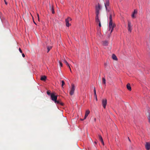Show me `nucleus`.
<instances>
[{
	"label": "nucleus",
	"mask_w": 150,
	"mask_h": 150,
	"mask_svg": "<svg viewBox=\"0 0 150 150\" xmlns=\"http://www.w3.org/2000/svg\"><path fill=\"white\" fill-rule=\"evenodd\" d=\"M109 30H110L111 29V33L113 29V28L115 27V24H113L112 21V15L110 13L109 17Z\"/></svg>",
	"instance_id": "nucleus-1"
},
{
	"label": "nucleus",
	"mask_w": 150,
	"mask_h": 150,
	"mask_svg": "<svg viewBox=\"0 0 150 150\" xmlns=\"http://www.w3.org/2000/svg\"><path fill=\"white\" fill-rule=\"evenodd\" d=\"M75 90V87L74 84H71V88L70 90L69 91V93L71 96L73 95L74 92Z\"/></svg>",
	"instance_id": "nucleus-2"
},
{
	"label": "nucleus",
	"mask_w": 150,
	"mask_h": 150,
	"mask_svg": "<svg viewBox=\"0 0 150 150\" xmlns=\"http://www.w3.org/2000/svg\"><path fill=\"white\" fill-rule=\"evenodd\" d=\"M132 25L130 21H128V30L131 32L132 30Z\"/></svg>",
	"instance_id": "nucleus-3"
},
{
	"label": "nucleus",
	"mask_w": 150,
	"mask_h": 150,
	"mask_svg": "<svg viewBox=\"0 0 150 150\" xmlns=\"http://www.w3.org/2000/svg\"><path fill=\"white\" fill-rule=\"evenodd\" d=\"M51 97L52 100L54 101V102H56L57 99V96H55L54 93H52L51 94Z\"/></svg>",
	"instance_id": "nucleus-4"
},
{
	"label": "nucleus",
	"mask_w": 150,
	"mask_h": 150,
	"mask_svg": "<svg viewBox=\"0 0 150 150\" xmlns=\"http://www.w3.org/2000/svg\"><path fill=\"white\" fill-rule=\"evenodd\" d=\"M71 18L69 17L65 19V22L66 23V25L67 26L69 27L70 25V24L69 23V21H71Z\"/></svg>",
	"instance_id": "nucleus-5"
},
{
	"label": "nucleus",
	"mask_w": 150,
	"mask_h": 150,
	"mask_svg": "<svg viewBox=\"0 0 150 150\" xmlns=\"http://www.w3.org/2000/svg\"><path fill=\"white\" fill-rule=\"evenodd\" d=\"M107 103V99H103L102 100V105L104 108H106V105Z\"/></svg>",
	"instance_id": "nucleus-6"
},
{
	"label": "nucleus",
	"mask_w": 150,
	"mask_h": 150,
	"mask_svg": "<svg viewBox=\"0 0 150 150\" xmlns=\"http://www.w3.org/2000/svg\"><path fill=\"white\" fill-rule=\"evenodd\" d=\"M145 147L146 150H149L150 149V142H146Z\"/></svg>",
	"instance_id": "nucleus-7"
},
{
	"label": "nucleus",
	"mask_w": 150,
	"mask_h": 150,
	"mask_svg": "<svg viewBox=\"0 0 150 150\" xmlns=\"http://www.w3.org/2000/svg\"><path fill=\"white\" fill-rule=\"evenodd\" d=\"M109 0H105V6L106 8V10H108L107 7L109 6Z\"/></svg>",
	"instance_id": "nucleus-8"
},
{
	"label": "nucleus",
	"mask_w": 150,
	"mask_h": 150,
	"mask_svg": "<svg viewBox=\"0 0 150 150\" xmlns=\"http://www.w3.org/2000/svg\"><path fill=\"white\" fill-rule=\"evenodd\" d=\"M100 9V6H98V7H96V15L98 16L99 13V10Z\"/></svg>",
	"instance_id": "nucleus-9"
},
{
	"label": "nucleus",
	"mask_w": 150,
	"mask_h": 150,
	"mask_svg": "<svg viewBox=\"0 0 150 150\" xmlns=\"http://www.w3.org/2000/svg\"><path fill=\"white\" fill-rule=\"evenodd\" d=\"M137 10L136 9H135L132 15V17L133 18H135L136 16H135V14L137 13Z\"/></svg>",
	"instance_id": "nucleus-10"
},
{
	"label": "nucleus",
	"mask_w": 150,
	"mask_h": 150,
	"mask_svg": "<svg viewBox=\"0 0 150 150\" xmlns=\"http://www.w3.org/2000/svg\"><path fill=\"white\" fill-rule=\"evenodd\" d=\"M90 112V111L89 110H87L86 111L84 119H86V117L89 114Z\"/></svg>",
	"instance_id": "nucleus-11"
},
{
	"label": "nucleus",
	"mask_w": 150,
	"mask_h": 150,
	"mask_svg": "<svg viewBox=\"0 0 150 150\" xmlns=\"http://www.w3.org/2000/svg\"><path fill=\"white\" fill-rule=\"evenodd\" d=\"M127 88L128 90L131 91L132 90L131 87L130 86V84L128 83L127 85Z\"/></svg>",
	"instance_id": "nucleus-12"
},
{
	"label": "nucleus",
	"mask_w": 150,
	"mask_h": 150,
	"mask_svg": "<svg viewBox=\"0 0 150 150\" xmlns=\"http://www.w3.org/2000/svg\"><path fill=\"white\" fill-rule=\"evenodd\" d=\"M112 59L115 60L117 61V58L116 56L114 54H112Z\"/></svg>",
	"instance_id": "nucleus-13"
},
{
	"label": "nucleus",
	"mask_w": 150,
	"mask_h": 150,
	"mask_svg": "<svg viewBox=\"0 0 150 150\" xmlns=\"http://www.w3.org/2000/svg\"><path fill=\"white\" fill-rule=\"evenodd\" d=\"M108 42L107 41H105L103 42V46H107L108 45Z\"/></svg>",
	"instance_id": "nucleus-14"
},
{
	"label": "nucleus",
	"mask_w": 150,
	"mask_h": 150,
	"mask_svg": "<svg viewBox=\"0 0 150 150\" xmlns=\"http://www.w3.org/2000/svg\"><path fill=\"white\" fill-rule=\"evenodd\" d=\"M55 103L56 104H59L62 105H63V103L61 102L60 100H56V102H55Z\"/></svg>",
	"instance_id": "nucleus-15"
},
{
	"label": "nucleus",
	"mask_w": 150,
	"mask_h": 150,
	"mask_svg": "<svg viewBox=\"0 0 150 150\" xmlns=\"http://www.w3.org/2000/svg\"><path fill=\"white\" fill-rule=\"evenodd\" d=\"M46 78L47 77L46 76H43L41 77L40 79L42 81H45L46 79Z\"/></svg>",
	"instance_id": "nucleus-16"
},
{
	"label": "nucleus",
	"mask_w": 150,
	"mask_h": 150,
	"mask_svg": "<svg viewBox=\"0 0 150 150\" xmlns=\"http://www.w3.org/2000/svg\"><path fill=\"white\" fill-rule=\"evenodd\" d=\"M64 63H65L66 64L67 66L69 68V69H70V67L69 64L67 62V61L65 59L64 60Z\"/></svg>",
	"instance_id": "nucleus-17"
},
{
	"label": "nucleus",
	"mask_w": 150,
	"mask_h": 150,
	"mask_svg": "<svg viewBox=\"0 0 150 150\" xmlns=\"http://www.w3.org/2000/svg\"><path fill=\"white\" fill-rule=\"evenodd\" d=\"M96 22H99V23L100 22V21L99 19L98 16V15H96Z\"/></svg>",
	"instance_id": "nucleus-18"
},
{
	"label": "nucleus",
	"mask_w": 150,
	"mask_h": 150,
	"mask_svg": "<svg viewBox=\"0 0 150 150\" xmlns=\"http://www.w3.org/2000/svg\"><path fill=\"white\" fill-rule=\"evenodd\" d=\"M50 10H51L52 13L53 14H54V9L53 8V6H52V7H51V6H50Z\"/></svg>",
	"instance_id": "nucleus-19"
},
{
	"label": "nucleus",
	"mask_w": 150,
	"mask_h": 150,
	"mask_svg": "<svg viewBox=\"0 0 150 150\" xmlns=\"http://www.w3.org/2000/svg\"><path fill=\"white\" fill-rule=\"evenodd\" d=\"M52 47L51 46H49L47 47V52H48L52 48Z\"/></svg>",
	"instance_id": "nucleus-20"
},
{
	"label": "nucleus",
	"mask_w": 150,
	"mask_h": 150,
	"mask_svg": "<svg viewBox=\"0 0 150 150\" xmlns=\"http://www.w3.org/2000/svg\"><path fill=\"white\" fill-rule=\"evenodd\" d=\"M147 117L149 120V123H150V113H148L147 115Z\"/></svg>",
	"instance_id": "nucleus-21"
},
{
	"label": "nucleus",
	"mask_w": 150,
	"mask_h": 150,
	"mask_svg": "<svg viewBox=\"0 0 150 150\" xmlns=\"http://www.w3.org/2000/svg\"><path fill=\"white\" fill-rule=\"evenodd\" d=\"M98 137L99 139L100 140V141L103 140L102 137L100 134L98 135Z\"/></svg>",
	"instance_id": "nucleus-22"
},
{
	"label": "nucleus",
	"mask_w": 150,
	"mask_h": 150,
	"mask_svg": "<svg viewBox=\"0 0 150 150\" xmlns=\"http://www.w3.org/2000/svg\"><path fill=\"white\" fill-rule=\"evenodd\" d=\"M105 79L104 78H102L103 83L105 85Z\"/></svg>",
	"instance_id": "nucleus-23"
},
{
	"label": "nucleus",
	"mask_w": 150,
	"mask_h": 150,
	"mask_svg": "<svg viewBox=\"0 0 150 150\" xmlns=\"http://www.w3.org/2000/svg\"><path fill=\"white\" fill-rule=\"evenodd\" d=\"M94 96H95V97H96L97 95H96V91L95 88V87L94 88Z\"/></svg>",
	"instance_id": "nucleus-24"
},
{
	"label": "nucleus",
	"mask_w": 150,
	"mask_h": 150,
	"mask_svg": "<svg viewBox=\"0 0 150 150\" xmlns=\"http://www.w3.org/2000/svg\"><path fill=\"white\" fill-rule=\"evenodd\" d=\"M62 87L63 88H64L63 86L64 85V84H65V82H64V80H62Z\"/></svg>",
	"instance_id": "nucleus-25"
},
{
	"label": "nucleus",
	"mask_w": 150,
	"mask_h": 150,
	"mask_svg": "<svg viewBox=\"0 0 150 150\" xmlns=\"http://www.w3.org/2000/svg\"><path fill=\"white\" fill-rule=\"evenodd\" d=\"M47 93L49 95H50V91H47Z\"/></svg>",
	"instance_id": "nucleus-26"
},
{
	"label": "nucleus",
	"mask_w": 150,
	"mask_h": 150,
	"mask_svg": "<svg viewBox=\"0 0 150 150\" xmlns=\"http://www.w3.org/2000/svg\"><path fill=\"white\" fill-rule=\"evenodd\" d=\"M59 64H60V66L61 67H62V63L61 62H59Z\"/></svg>",
	"instance_id": "nucleus-27"
},
{
	"label": "nucleus",
	"mask_w": 150,
	"mask_h": 150,
	"mask_svg": "<svg viewBox=\"0 0 150 150\" xmlns=\"http://www.w3.org/2000/svg\"><path fill=\"white\" fill-rule=\"evenodd\" d=\"M100 141H101V142L102 143V144L103 145H104V142H103V140Z\"/></svg>",
	"instance_id": "nucleus-28"
},
{
	"label": "nucleus",
	"mask_w": 150,
	"mask_h": 150,
	"mask_svg": "<svg viewBox=\"0 0 150 150\" xmlns=\"http://www.w3.org/2000/svg\"><path fill=\"white\" fill-rule=\"evenodd\" d=\"M19 51H20V52L21 53H22V51L21 50V48H19Z\"/></svg>",
	"instance_id": "nucleus-29"
},
{
	"label": "nucleus",
	"mask_w": 150,
	"mask_h": 150,
	"mask_svg": "<svg viewBox=\"0 0 150 150\" xmlns=\"http://www.w3.org/2000/svg\"><path fill=\"white\" fill-rule=\"evenodd\" d=\"M37 16L38 18V19L39 21V17L38 14H37Z\"/></svg>",
	"instance_id": "nucleus-30"
},
{
	"label": "nucleus",
	"mask_w": 150,
	"mask_h": 150,
	"mask_svg": "<svg viewBox=\"0 0 150 150\" xmlns=\"http://www.w3.org/2000/svg\"><path fill=\"white\" fill-rule=\"evenodd\" d=\"M99 26L100 27L101 26L100 22L99 23Z\"/></svg>",
	"instance_id": "nucleus-31"
},
{
	"label": "nucleus",
	"mask_w": 150,
	"mask_h": 150,
	"mask_svg": "<svg viewBox=\"0 0 150 150\" xmlns=\"http://www.w3.org/2000/svg\"><path fill=\"white\" fill-rule=\"evenodd\" d=\"M22 56H23V57H25V55L23 53L22 54Z\"/></svg>",
	"instance_id": "nucleus-32"
},
{
	"label": "nucleus",
	"mask_w": 150,
	"mask_h": 150,
	"mask_svg": "<svg viewBox=\"0 0 150 150\" xmlns=\"http://www.w3.org/2000/svg\"><path fill=\"white\" fill-rule=\"evenodd\" d=\"M4 0V2H5V4L6 5H7V2L6 1V0Z\"/></svg>",
	"instance_id": "nucleus-33"
},
{
	"label": "nucleus",
	"mask_w": 150,
	"mask_h": 150,
	"mask_svg": "<svg viewBox=\"0 0 150 150\" xmlns=\"http://www.w3.org/2000/svg\"><path fill=\"white\" fill-rule=\"evenodd\" d=\"M94 143H95V144H97V142H96V141H95V142H94Z\"/></svg>",
	"instance_id": "nucleus-34"
},
{
	"label": "nucleus",
	"mask_w": 150,
	"mask_h": 150,
	"mask_svg": "<svg viewBox=\"0 0 150 150\" xmlns=\"http://www.w3.org/2000/svg\"><path fill=\"white\" fill-rule=\"evenodd\" d=\"M96 118H94V121H96Z\"/></svg>",
	"instance_id": "nucleus-35"
},
{
	"label": "nucleus",
	"mask_w": 150,
	"mask_h": 150,
	"mask_svg": "<svg viewBox=\"0 0 150 150\" xmlns=\"http://www.w3.org/2000/svg\"><path fill=\"white\" fill-rule=\"evenodd\" d=\"M95 98H96V101H97V97L96 96V97H95Z\"/></svg>",
	"instance_id": "nucleus-36"
},
{
	"label": "nucleus",
	"mask_w": 150,
	"mask_h": 150,
	"mask_svg": "<svg viewBox=\"0 0 150 150\" xmlns=\"http://www.w3.org/2000/svg\"><path fill=\"white\" fill-rule=\"evenodd\" d=\"M70 69V71H71V69L70 68V69Z\"/></svg>",
	"instance_id": "nucleus-37"
},
{
	"label": "nucleus",
	"mask_w": 150,
	"mask_h": 150,
	"mask_svg": "<svg viewBox=\"0 0 150 150\" xmlns=\"http://www.w3.org/2000/svg\"><path fill=\"white\" fill-rule=\"evenodd\" d=\"M84 118L83 119H81V120H84Z\"/></svg>",
	"instance_id": "nucleus-38"
},
{
	"label": "nucleus",
	"mask_w": 150,
	"mask_h": 150,
	"mask_svg": "<svg viewBox=\"0 0 150 150\" xmlns=\"http://www.w3.org/2000/svg\"><path fill=\"white\" fill-rule=\"evenodd\" d=\"M128 139H129V141H130V139H129V138H128Z\"/></svg>",
	"instance_id": "nucleus-39"
}]
</instances>
